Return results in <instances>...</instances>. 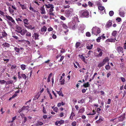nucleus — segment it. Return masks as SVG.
<instances>
[{"label": "nucleus", "mask_w": 126, "mask_h": 126, "mask_svg": "<svg viewBox=\"0 0 126 126\" xmlns=\"http://www.w3.org/2000/svg\"><path fill=\"white\" fill-rule=\"evenodd\" d=\"M1 46L4 48L6 47L8 48L10 47V45L8 43L4 42L2 44Z\"/></svg>", "instance_id": "nucleus-7"}, {"label": "nucleus", "mask_w": 126, "mask_h": 126, "mask_svg": "<svg viewBox=\"0 0 126 126\" xmlns=\"http://www.w3.org/2000/svg\"><path fill=\"white\" fill-rule=\"evenodd\" d=\"M45 5L46 7L47 8H51L52 6H53V4H45Z\"/></svg>", "instance_id": "nucleus-21"}, {"label": "nucleus", "mask_w": 126, "mask_h": 126, "mask_svg": "<svg viewBox=\"0 0 126 126\" xmlns=\"http://www.w3.org/2000/svg\"><path fill=\"white\" fill-rule=\"evenodd\" d=\"M101 32L100 29L96 26L93 27L92 29V34L97 36Z\"/></svg>", "instance_id": "nucleus-2"}, {"label": "nucleus", "mask_w": 126, "mask_h": 126, "mask_svg": "<svg viewBox=\"0 0 126 126\" xmlns=\"http://www.w3.org/2000/svg\"><path fill=\"white\" fill-rule=\"evenodd\" d=\"M47 28L45 26H43L42 28H41V31L42 32H45L46 31Z\"/></svg>", "instance_id": "nucleus-15"}, {"label": "nucleus", "mask_w": 126, "mask_h": 126, "mask_svg": "<svg viewBox=\"0 0 126 126\" xmlns=\"http://www.w3.org/2000/svg\"><path fill=\"white\" fill-rule=\"evenodd\" d=\"M47 92L48 94H49V96L50 99H52V95H51V94H50V93L49 92V89L48 88H47Z\"/></svg>", "instance_id": "nucleus-31"}, {"label": "nucleus", "mask_w": 126, "mask_h": 126, "mask_svg": "<svg viewBox=\"0 0 126 126\" xmlns=\"http://www.w3.org/2000/svg\"><path fill=\"white\" fill-rule=\"evenodd\" d=\"M26 36L29 37H30L31 36V32L27 31V32H26Z\"/></svg>", "instance_id": "nucleus-26"}, {"label": "nucleus", "mask_w": 126, "mask_h": 126, "mask_svg": "<svg viewBox=\"0 0 126 126\" xmlns=\"http://www.w3.org/2000/svg\"><path fill=\"white\" fill-rule=\"evenodd\" d=\"M73 9H71V11L69 10H66L65 12V14L66 16L68 17L71 16V14L73 13Z\"/></svg>", "instance_id": "nucleus-3"}, {"label": "nucleus", "mask_w": 126, "mask_h": 126, "mask_svg": "<svg viewBox=\"0 0 126 126\" xmlns=\"http://www.w3.org/2000/svg\"><path fill=\"white\" fill-rule=\"evenodd\" d=\"M8 10L9 12L11 14H12L14 12V10L13 9H12L10 7H8Z\"/></svg>", "instance_id": "nucleus-33"}, {"label": "nucleus", "mask_w": 126, "mask_h": 126, "mask_svg": "<svg viewBox=\"0 0 126 126\" xmlns=\"http://www.w3.org/2000/svg\"><path fill=\"white\" fill-rule=\"evenodd\" d=\"M105 64V63H104L103 61L99 63L98 65V67L99 68H100L102 66H103Z\"/></svg>", "instance_id": "nucleus-22"}, {"label": "nucleus", "mask_w": 126, "mask_h": 126, "mask_svg": "<svg viewBox=\"0 0 126 126\" xmlns=\"http://www.w3.org/2000/svg\"><path fill=\"white\" fill-rule=\"evenodd\" d=\"M93 113H92V112H90L89 113V114H87V115H94L96 113V112L94 111V110H93Z\"/></svg>", "instance_id": "nucleus-44"}, {"label": "nucleus", "mask_w": 126, "mask_h": 126, "mask_svg": "<svg viewBox=\"0 0 126 126\" xmlns=\"http://www.w3.org/2000/svg\"><path fill=\"white\" fill-rule=\"evenodd\" d=\"M28 20L27 19H23V22L24 25H28L29 23H28Z\"/></svg>", "instance_id": "nucleus-25"}, {"label": "nucleus", "mask_w": 126, "mask_h": 126, "mask_svg": "<svg viewBox=\"0 0 126 126\" xmlns=\"http://www.w3.org/2000/svg\"><path fill=\"white\" fill-rule=\"evenodd\" d=\"M86 36L88 37H90L91 36V35L90 33L89 32H87L86 33Z\"/></svg>", "instance_id": "nucleus-45"}, {"label": "nucleus", "mask_w": 126, "mask_h": 126, "mask_svg": "<svg viewBox=\"0 0 126 126\" xmlns=\"http://www.w3.org/2000/svg\"><path fill=\"white\" fill-rule=\"evenodd\" d=\"M125 118V115H123L121 116H120L118 118L119 121H123Z\"/></svg>", "instance_id": "nucleus-12"}, {"label": "nucleus", "mask_w": 126, "mask_h": 126, "mask_svg": "<svg viewBox=\"0 0 126 126\" xmlns=\"http://www.w3.org/2000/svg\"><path fill=\"white\" fill-rule=\"evenodd\" d=\"M26 65L24 64H22L21 65V67L23 70H24L26 69Z\"/></svg>", "instance_id": "nucleus-39"}, {"label": "nucleus", "mask_w": 126, "mask_h": 126, "mask_svg": "<svg viewBox=\"0 0 126 126\" xmlns=\"http://www.w3.org/2000/svg\"><path fill=\"white\" fill-rule=\"evenodd\" d=\"M62 26L63 27V28H64L65 29H66L68 28L67 26L64 23H63L62 24Z\"/></svg>", "instance_id": "nucleus-46"}, {"label": "nucleus", "mask_w": 126, "mask_h": 126, "mask_svg": "<svg viewBox=\"0 0 126 126\" xmlns=\"http://www.w3.org/2000/svg\"><path fill=\"white\" fill-rule=\"evenodd\" d=\"M97 50L98 52H99V53L97 55V57H101L102 55L103 54L102 50L99 47L97 48Z\"/></svg>", "instance_id": "nucleus-4"}, {"label": "nucleus", "mask_w": 126, "mask_h": 126, "mask_svg": "<svg viewBox=\"0 0 126 126\" xmlns=\"http://www.w3.org/2000/svg\"><path fill=\"white\" fill-rule=\"evenodd\" d=\"M13 83V81L12 80L6 81V85H9L10 84H12Z\"/></svg>", "instance_id": "nucleus-30"}, {"label": "nucleus", "mask_w": 126, "mask_h": 126, "mask_svg": "<svg viewBox=\"0 0 126 126\" xmlns=\"http://www.w3.org/2000/svg\"><path fill=\"white\" fill-rule=\"evenodd\" d=\"M65 52V50L64 49L62 48L60 51V52L61 53H64Z\"/></svg>", "instance_id": "nucleus-62"}, {"label": "nucleus", "mask_w": 126, "mask_h": 126, "mask_svg": "<svg viewBox=\"0 0 126 126\" xmlns=\"http://www.w3.org/2000/svg\"><path fill=\"white\" fill-rule=\"evenodd\" d=\"M6 18L10 21H11L14 24L15 23V20L13 19L12 17L6 15L5 16Z\"/></svg>", "instance_id": "nucleus-6"}, {"label": "nucleus", "mask_w": 126, "mask_h": 126, "mask_svg": "<svg viewBox=\"0 0 126 126\" xmlns=\"http://www.w3.org/2000/svg\"><path fill=\"white\" fill-rule=\"evenodd\" d=\"M111 75V73L110 71L109 72V73L107 74V77L108 78Z\"/></svg>", "instance_id": "nucleus-61"}, {"label": "nucleus", "mask_w": 126, "mask_h": 126, "mask_svg": "<svg viewBox=\"0 0 126 126\" xmlns=\"http://www.w3.org/2000/svg\"><path fill=\"white\" fill-rule=\"evenodd\" d=\"M121 18L120 17H118L116 19V20L118 22H120L121 21Z\"/></svg>", "instance_id": "nucleus-60"}, {"label": "nucleus", "mask_w": 126, "mask_h": 126, "mask_svg": "<svg viewBox=\"0 0 126 126\" xmlns=\"http://www.w3.org/2000/svg\"><path fill=\"white\" fill-rule=\"evenodd\" d=\"M103 121V120H102V119L100 118L99 120L96 121V122L97 123H100L101 121Z\"/></svg>", "instance_id": "nucleus-52"}, {"label": "nucleus", "mask_w": 126, "mask_h": 126, "mask_svg": "<svg viewBox=\"0 0 126 126\" xmlns=\"http://www.w3.org/2000/svg\"><path fill=\"white\" fill-rule=\"evenodd\" d=\"M53 29L52 27H49L47 29V30L48 32H50L53 31Z\"/></svg>", "instance_id": "nucleus-58"}, {"label": "nucleus", "mask_w": 126, "mask_h": 126, "mask_svg": "<svg viewBox=\"0 0 126 126\" xmlns=\"http://www.w3.org/2000/svg\"><path fill=\"white\" fill-rule=\"evenodd\" d=\"M19 3V5L20 7H21L22 9H26V7L24 5H22L20 3V2H18Z\"/></svg>", "instance_id": "nucleus-29"}, {"label": "nucleus", "mask_w": 126, "mask_h": 126, "mask_svg": "<svg viewBox=\"0 0 126 126\" xmlns=\"http://www.w3.org/2000/svg\"><path fill=\"white\" fill-rule=\"evenodd\" d=\"M104 34H103L101 35V37H102V38L103 40H104L106 39V37L104 36Z\"/></svg>", "instance_id": "nucleus-64"}, {"label": "nucleus", "mask_w": 126, "mask_h": 126, "mask_svg": "<svg viewBox=\"0 0 126 126\" xmlns=\"http://www.w3.org/2000/svg\"><path fill=\"white\" fill-rule=\"evenodd\" d=\"M65 80L64 79H63L60 81L61 84V85H63L64 83Z\"/></svg>", "instance_id": "nucleus-53"}, {"label": "nucleus", "mask_w": 126, "mask_h": 126, "mask_svg": "<svg viewBox=\"0 0 126 126\" xmlns=\"http://www.w3.org/2000/svg\"><path fill=\"white\" fill-rule=\"evenodd\" d=\"M41 11V13L42 14H45L46 13V11L45 10V8L44 7V6L41 7L40 9Z\"/></svg>", "instance_id": "nucleus-9"}, {"label": "nucleus", "mask_w": 126, "mask_h": 126, "mask_svg": "<svg viewBox=\"0 0 126 126\" xmlns=\"http://www.w3.org/2000/svg\"><path fill=\"white\" fill-rule=\"evenodd\" d=\"M1 33L3 37H6L7 35V34L5 31L2 32Z\"/></svg>", "instance_id": "nucleus-35"}, {"label": "nucleus", "mask_w": 126, "mask_h": 126, "mask_svg": "<svg viewBox=\"0 0 126 126\" xmlns=\"http://www.w3.org/2000/svg\"><path fill=\"white\" fill-rule=\"evenodd\" d=\"M34 34L35 40L39 39V38H38L39 35L38 34L36 33H34Z\"/></svg>", "instance_id": "nucleus-24"}, {"label": "nucleus", "mask_w": 126, "mask_h": 126, "mask_svg": "<svg viewBox=\"0 0 126 126\" xmlns=\"http://www.w3.org/2000/svg\"><path fill=\"white\" fill-rule=\"evenodd\" d=\"M18 78L19 79H20L22 77L20 76V72H18L17 73Z\"/></svg>", "instance_id": "nucleus-54"}, {"label": "nucleus", "mask_w": 126, "mask_h": 126, "mask_svg": "<svg viewBox=\"0 0 126 126\" xmlns=\"http://www.w3.org/2000/svg\"><path fill=\"white\" fill-rule=\"evenodd\" d=\"M64 58V56H61L60 60L58 61L59 62H61Z\"/></svg>", "instance_id": "nucleus-51"}, {"label": "nucleus", "mask_w": 126, "mask_h": 126, "mask_svg": "<svg viewBox=\"0 0 126 126\" xmlns=\"http://www.w3.org/2000/svg\"><path fill=\"white\" fill-rule=\"evenodd\" d=\"M24 26L26 28L28 29H30L31 30H34L35 29V27L33 26H32L31 25H30L29 26L24 25Z\"/></svg>", "instance_id": "nucleus-5"}, {"label": "nucleus", "mask_w": 126, "mask_h": 126, "mask_svg": "<svg viewBox=\"0 0 126 126\" xmlns=\"http://www.w3.org/2000/svg\"><path fill=\"white\" fill-rule=\"evenodd\" d=\"M17 32L20 33L22 35H24L27 32V30L26 29H23L21 31H17Z\"/></svg>", "instance_id": "nucleus-8"}, {"label": "nucleus", "mask_w": 126, "mask_h": 126, "mask_svg": "<svg viewBox=\"0 0 126 126\" xmlns=\"http://www.w3.org/2000/svg\"><path fill=\"white\" fill-rule=\"evenodd\" d=\"M16 65H12L11 68V69H13L16 68Z\"/></svg>", "instance_id": "nucleus-56"}, {"label": "nucleus", "mask_w": 126, "mask_h": 126, "mask_svg": "<svg viewBox=\"0 0 126 126\" xmlns=\"http://www.w3.org/2000/svg\"><path fill=\"white\" fill-rule=\"evenodd\" d=\"M64 121L63 120H62L60 121H59L58 123H59V124H61L64 123Z\"/></svg>", "instance_id": "nucleus-49"}, {"label": "nucleus", "mask_w": 126, "mask_h": 126, "mask_svg": "<svg viewBox=\"0 0 126 126\" xmlns=\"http://www.w3.org/2000/svg\"><path fill=\"white\" fill-rule=\"evenodd\" d=\"M121 79L122 82H124L125 81V79L123 77H121Z\"/></svg>", "instance_id": "nucleus-63"}, {"label": "nucleus", "mask_w": 126, "mask_h": 126, "mask_svg": "<svg viewBox=\"0 0 126 126\" xmlns=\"http://www.w3.org/2000/svg\"><path fill=\"white\" fill-rule=\"evenodd\" d=\"M57 93V94H59V95H61L62 96H63V95L61 91H56Z\"/></svg>", "instance_id": "nucleus-38"}, {"label": "nucleus", "mask_w": 126, "mask_h": 126, "mask_svg": "<svg viewBox=\"0 0 126 126\" xmlns=\"http://www.w3.org/2000/svg\"><path fill=\"white\" fill-rule=\"evenodd\" d=\"M117 50L119 52H120L123 51V48L122 47L119 46L117 47Z\"/></svg>", "instance_id": "nucleus-20"}, {"label": "nucleus", "mask_w": 126, "mask_h": 126, "mask_svg": "<svg viewBox=\"0 0 126 126\" xmlns=\"http://www.w3.org/2000/svg\"><path fill=\"white\" fill-rule=\"evenodd\" d=\"M101 37L99 36L96 39L97 42H100V40L101 39Z\"/></svg>", "instance_id": "nucleus-43"}, {"label": "nucleus", "mask_w": 126, "mask_h": 126, "mask_svg": "<svg viewBox=\"0 0 126 126\" xmlns=\"http://www.w3.org/2000/svg\"><path fill=\"white\" fill-rule=\"evenodd\" d=\"M49 14L50 16H54L55 15L54 13L53 12H49Z\"/></svg>", "instance_id": "nucleus-50"}, {"label": "nucleus", "mask_w": 126, "mask_h": 126, "mask_svg": "<svg viewBox=\"0 0 126 126\" xmlns=\"http://www.w3.org/2000/svg\"><path fill=\"white\" fill-rule=\"evenodd\" d=\"M93 44H91L90 45L89 44H88L87 45L86 48L87 49L90 50L93 48Z\"/></svg>", "instance_id": "nucleus-14"}, {"label": "nucleus", "mask_w": 126, "mask_h": 126, "mask_svg": "<svg viewBox=\"0 0 126 126\" xmlns=\"http://www.w3.org/2000/svg\"><path fill=\"white\" fill-rule=\"evenodd\" d=\"M16 20L17 22H18L19 21H20V22H21L22 21V20L20 18H16Z\"/></svg>", "instance_id": "nucleus-59"}, {"label": "nucleus", "mask_w": 126, "mask_h": 126, "mask_svg": "<svg viewBox=\"0 0 126 126\" xmlns=\"http://www.w3.org/2000/svg\"><path fill=\"white\" fill-rule=\"evenodd\" d=\"M116 40V38H115L114 39H112V38L108 39L106 40V42H114Z\"/></svg>", "instance_id": "nucleus-10"}, {"label": "nucleus", "mask_w": 126, "mask_h": 126, "mask_svg": "<svg viewBox=\"0 0 126 126\" xmlns=\"http://www.w3.org/2000/svg\"><path fill=\"white\" fill-rule=\"evenodd\" d=\"M84 29L82 27H80L79 29V33H83Z\"/></svg>", "instance_id": "nucleus-17"}, {"label": "nucleus", "mask_w": 126, "mask_h": 126, "mask_svg": "<svg viewBox=\"0 0 126 126\" xmlns=\"http://www.w3.org/2000/svg\"><path fill=\"white\" fill-rule=\"evenodd\" d=\"M20 76L24 79H26L27 78V76L25 74H21Z\"/></svg>", "instance_id": "nucleus-41"}, {"label": "nucleus", "mask_w": 126, "mask_h": 126, "mask_svg": "<svg viewBox=\"0 0 126 126\" xmlns=\"http://www.w3.org/2000/svg\"><path fill=\"white\" fill-rule=\"evenodd\" d=\"M70 27L73 30H75V24L74 23H70Z\"/></svg>", "instance_id": "nucleus-16"}, {"label": "nucleus", "mask_w": 126, "mask_h": 126, "mask_svg": "<svg viewBox=\"0 0 126 126\" xmlns=\"http://www.w3.org/2000/svg\"><path fill=\"white\" fill-rule=\"evenodd\" d=\"M76 122L75 121H74L72 123V125L73 126H75L76 125Z\"/></svg>", "instance_id": "nucleus-57"}, {"label": "nucleus", "mask_w": 126, "mask_h": 126, "mask_svg": "<svg viewBox=\"0 0 126 126\" xmlns=\"http://www.w3.org/2000/svg\"><path fill=\"white\" fill-rule=\"evenodd\" d=\"M109 63H108V64L106 65L105 66V68L107 70H109L110 68V65H109Z\"/></svg>", "instance_id": "nucleus-34"}, {"label": "nucleus", "mask_w": 126, "mask_h": 126, "mask_svg": "<svg viewBox=\"0 0 126 126\" xmlns=\"http://www.w3.org/2000/svg\"><path fill=\"white\" fill-rule=\"evenodd\" d=\"M117 33V32L116 31H113L112 33V36L116 38V36Z\"/></svg>", "instance_id": "nucleus-27"}, {"label": "nucleus", "mask_w": 126, "mask_h": 126, "mask_svg": "<svg viewBox=\"0 0 126 126\" xmlns=\"http://www.w3.org/2000/svg\"><path fill=\"white\" fill-rule=\"evenodd\" d=\"M112 24V22L110 21H108L107 23L106 27L107 28H109L110 26Z\"/></svg>", "instance_id": "nucleus-23"}, {"label": "nucleus", "mask_w": 126, "mask_h": 126, "mask_svg": "<svg viewBox=\"0 0 126 126\" xmlns=\"http://www.w3.org/2000/svg\"><path fill=\"white\" fill-rule=\"evenodd\" d=\"M5 83H6V81L4 80H0V83L1 84H4Z\"/></svg>", "instance_id": "nucleus-40"}, {"label": "nucleus", "mask_w": 126, "mask_h": 126, "mask_svg": "<svg viewBox=\"0 0 126 126\" xmlns=\"http://www.w3.org/2000/svg\"><path fill=\"white\" fill-rule=\"evenodd\" d=\"M81 43L79 42H77L76 43L75 45V47L77 48H78L79 46L80 45Z\"/></svg>", "instance_id": "nucleus-37"}, {"label": "nucleus", "mask_w": 126, "mask_h": 126, "mask_svg": "<svg viewBox=\"0 0 126 126\" xmlns=\"http://www.w3.org/2000/svg\"><path fill=\"white\" fill-rule=\"evenodd\" d=\"M60 19L63 20H65L66 19V18L63 16H61L60 17Z\"/></svg>", "instance_id": "nucleus-55"}, {"label": "nucleus", "mask_w": 126, "mask_h": 126, "mask_svg": "<svg viewBox=\"0 0 126 126\" xmlns=\"http://www.w3.org/2000/svg\"><path fill=\"white\" fill-rule=\"evenodd\" d=\"M14 50L17 52H19L20 51V49L19 48H18L17 47H15L14 48Z\"/></svg>", "instance_id": "nucleus-36"}, {"label": "nucleus", "mask_w": 126, "mask_h": 126, "mask_svg": "<svg viewBox=\"0 0 126 126\" xmlns=\"http://www.w3.org/2000/svg\"><path fill=\"white\" fill-rule=\"evenodd\" d=\"M75 115L74 114L73 112H72L70 118L71 120H72L73 119V117Z\"/></svg>", "instance_id": "nucleus-47"}, {"label": "nucleus", "mask_w": 126, "mask_h": 126, "mask_svg": "<svg viewBox=\"0 0 126 126\" xmlns=\"http://www.w3.org/2000/svg\"><path fill=\"white\" fill-rule=\"evenodd\" d=\"M98 10H100L101 11L104 10V13H106L105 10V8L103 6H98Z\"/></svg>", "instance_id": "nucleus-13"}, {"label": "nucleus", "mask_w": 126, "mask_h": 126, "mask_svg": "<svg viewBox=\"0 0 126 126\" xmlns=\"http://www.w3.org/2000/svg\"><path fill=\"white\" fill-rule=\"evenodd\" d=\"M114 12L113 11H110L109 12V15L110 16H112L114 15Z\"/></svg>", "instance_id": "nucleus-42"}, {"label": "nucleus", "mask_w": 126, "mask_h": 126, "mask_svg": "<svg viewBox=\"0 0 126 126\" xmlns=\"http://www.w3.org/2000/svg\"><path fill=\"white\" fill-rule=\"evenodd\" d=\"M109 61V59H108V57H106L103 60V61L104 63H105V64L106 62Z\"/></svg>", "instance_id": "nucleus-28"}, {"label": "nucleus", "mask_w": 126, "mask_h": 126, "mask_svg": "<svg viewBox=\"0 0 126 126\" xmlns=\"http://www.w3.org/2000/svg\"><path fill=\"white\" fill-rule=\"evenodd\" d=\"M79 13L81 17L87 18L89 16V12L86 9L80 11Z\"/></svg>", "instance_id": "nucleus-1"}, {"label": "nucleus", "mask_w": 126, "mask_h": 126, "mask_svg": "<svg viewBox=\"0 0 126 126\" xmlns=\"http://www.w3.org/2000/svg\"><path fill=\"white\" fill-rule=\"evenodd\" d=\"M83 86L85 88H87L89 87L90 86V84L89 82H87L86 83H84L83 85Z\"/></svg>", "instance_id": "nucleus-18"}, {"label": "nucleus", "mask_w": 126, "mask_h": 126, "mask_svg": "<svg viewBox=\"0 0 126 126\" xmlns=\"http://www.w3.org/2000/svg\"><path fill=\"white\" fill-rule=\"evenodd\" d=\"M79 58L81 59V60L84 62L86 64L87 62L85 61V57L83 55H79Z\"/></svg>", "instance_id": "nucleus-11"}, {"label": "nucleus", "mask_w": 126, "mask_h": 126, "mask_svg": "<svg viewBox=\"0 0 126 126\" xmlns=\"http://www.w3.org/2000/svg\"><path fill=\"white\" fill-rule=\"evenodd\" d=\"M29 108V106H23L22 108V109L23 111L26 110L27 111H28V109Z\"/></svg>", "instance_id": "nucleus-19"}, {"label": "nucleus", "mask_w": 126, "mask_h": 126, "mask_svg": "<svg viewBox=\"0 0 126 126\" xmlns=\"http://www.w3.org/2000/svg\"><path fill=\"white\" fill-rule=\"evenodd\" d=\"M54 7L53 6L51 7L49 10V12H53L54 11Z\"/></svg>", "instance_id": "nucleus-48"}, {"label": "nucleus", "mask_w": 126, "mask_h": 126, "mask_svg": "<svg viewBox=\"0 0 126 126\" xmlns=\"http://www.w3.org/2000/svg\"><path fill=\"white\" fill-rule=\"evenodd\" d=\"M55 33H56V32H55V31H53L52 32V34H54ZM52 37L53 39H55L56 38L57 36L55 35L54 34H53V35L52 36Z\"/></svg>", "instance_id": "nucleus-32"}]
</instances>
